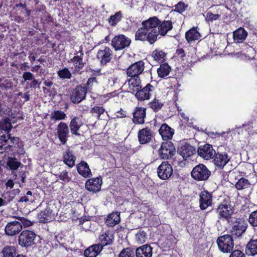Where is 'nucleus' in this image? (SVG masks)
Here are the masks:
<instances>
[{
  "label": "nucleus",
  "instance_id": "obj_41",
  "mask_svg": "<svg viewBox=\"0 0 257 257\" xmlns=\"http://www.w3.org/2000/svg\"><path fill=\"white\" fill-rule=\"evenodd\" d=\"M3 257H14L16 255V248L14 246L6 245L2 251Z\"/></svg>",
  "mask_w": 257,
  "mask_h": 257
},
{
  "label": "nucleus",
  "instance_id": "obj_32",
  "mask_svg": "<svg viewBox=\"0 0 257 257\" xmlns=\"http://www.w3.org/2000/svg\"><path fill=\"white\" fill-rule=\"evenodd\" d=\"M113 239L114 237L112 233L110 232H106L99 236V240L100 243L97 244L101 245L102 249L103 246L111 244Z\"/></svg>",
  "mask_w": 257,
  "mask_h": 257
},
{
  "label": "nucleus",
  "instance_id": "obj_54",
  "mask_svg": "<svg viewBox=\"0 0 257 257\" xmlns=\"http://www.w3.org/2000/svg\"><path fill=\"white\" fill-rule=\"evenodd\" d=\"M11 139L10 141L12 143H14V141H18V138H15L13 137L12 139L9 137L5 135H3L1 136H0V141L1 144H2L3 142H4L5 143H6L7 142H8L9 140Z\"/></svg>",
  "mask_w": 257,
  "mask_h": 257
},
{
  "label": "nucleus",
  "instance_id": "obj_29",
  "mask_svg": "<svg viewBox=\"0 0 257 257\" xmlns=\"http://www.w3.org/2000/svg\"><path fill=\"white\" fill-rule=\"evenodd\" d=\"M64 162L69 167H73L75 165L76 157L73 152L69 149L66 150L63 154Z\"/></svg>",
  "mask_w": 257,
  "mask_h": 257
},
{
  "label": "nucleus",
  "instance_id": "obj_40",
  "mask_svg": "<svg viewBox=\"0 0 257 257\" xmlns=\"http://www.w3.org/2000/svg\"><path fill=\"white\" fill-rule=\"evenodd\" d=\"M159 31V34L162 36H165L167 33L172 29V24L170 21H164L158 27Z\"/></svg>",
  "mask_w": 257,
  "mask_h": 257
},
{
  "label": "nucleus",
  "instance_id": "obj_37",
  "mask_svg": "<svg viewBox=\"0 0 257 257\" xmlns=\"http://www.w3.org/2000/svg\"><path fill=\"white\" fill-rule=\"evenodd\" d=\"M120 221L119 213L116 212L109 214L106 220V224L109 226H114Z\"/></svg>",
  "mask_w": 257,
  "mask_h": 257
},
{
  "label": "nucleus",
  "instance_id": "obj_20",
  "mask_svg": "<svg viewBox=\"0 0 257 257\" xmlns=\"http://www.w3.org/2000/svg\"><path fill=\"white\" fill-rule=\"evenodd\" d=\"M21 166H23V164L17 158L12 157L8 158L6 162V168L7 170L12 171L13 175L15 177V179L17 177V175L14 173V171L17 170Z\"/></svg>",
  "mask_w": 257,
  "mask_h": 257
},
{
  "label": "nucleus",
  "instance_id": "obj_26",
  "mask_svg": "<svg viewBox=\"0 0 257 257\" xmlns=\"http://www.w3.org/2000/svg\"><path fill=\"white\" fill-rule=\"evenodd\" d=\"M136 255L137 257H151L152 248L149 245H143L136 249Z\"/></svg>",
  "mask_w": 257,
  "mask_h": 257
},
{
  "label": "nucleus",
  "instance_id": "obj_62",
  "mask_svg": "<svg viewBox=\"0 0 257 257\" xmlns=\"http://www.w3.org/2000/svg\"><path fill=\"white\" fill-rule=\"evenodd\" d=\"M29 197H30L29 196L25 195L24 196H22L19 200V202H32L31 200V198H29Z\"/></svg>",
  "mask_w": 257,
  "mask_h": 257
},
{
  "label": "nucleus",
  "instance_id": "obj_42",
  "mask_svg": "<svg viewBox=\"0 0 257 257\" xmlns=\"http://www.w3.org/2000/svg\"><path fill=\"white\" fill-rule=\"evenodd\" d=\"M171 70L170 66L167 63L161 64L157 70V72L159 77L163 78L167 76Z\"/></svg>",
  "mask_w": 257,
  "mask_h": 257
},
{
  "label": "nucleus",
  "instance_id": "obj_4",
  "mask_svg": "<svg viewBox=\"0 0 257 257\" xmlns=\"http://www.w3.org/2000/svg\"><path fill=\"white\" fill-rule=\"evenodd\" d=\"M217 243L219 249L223 252H230L234 246L232 236L230 234H225L219 237Z\"/></svg>",
  "mask_w": 257,
  "mask_h": 257
},
{
  "label": "nucleus",
  "instance_id": "obj_7",
  "mask_svg": "<svg viewBox=\"0 0 257 257\" xmlns=\"http://www.w3.org/2000/svg\"><path fill=\"white\" fill-rule=\"evenodd\" d=\"M131 40L123 35L115 36L112 40L111 45L116 50H120L130 46Z\"/></svg>",
  "mask_w": 257,
  "mask_h": 257
},
{
  "label": "nucleus",
  "instance_id": "obj_11",
  "mask_svg": "<svg viewBox=\"0 0 257 257\" xmlns=\"http://www.w3.org/2000/svg\"><path fill=\"white\" fill-rule=\"evenodd\" d=\"M23 229L22 223L17 221L8 222L5 226V231L9 236H14L19 233Z\"/></svg>",
  "mask_w": 257,
  "mask_h": 257
},
{
  "label": "nucleus",
  "instance_id": "obj_50",
  "mask_svg": "<svg viewBox=\"0 0 257 257\" xmlns=\"http://www.w3.org/2000/svg\"><path fill=\"white\" fill-rule=\"evenodd\" d=\"M248 221L252 226L257 227V210L250 213Z\"/></svg>",
  "mask_w": 257,
  "mask_h": 257
},
{
  "label": "nucleus",
  "instance_id": "obj_39",
  "mask_svg": "<svg viewBox=\"0 0 257 257\" xmlns=\"http://www.w3.org/2000/svg\"><path fill=\"white\" fill-rule=\"evenodd\" d=\"M200 37V34L196 28H192L185 34V38L188 43L193 41L198 40Z\"/></svg>",
  "mask_w": 257,
  "mask_h": 257
},
{
  "label": "nucleus",
  "instance_id": "obj_12",
  "mask_svg": "<svg viewBox=\"0 0 257 257\" xmlns=\"http://www.w3.org/2000/svg\"><path fill=\"white\" fill-rule=\"evenodd\" d=\"M86 88L81 85L77 86L72 91L70 99L74 103H79L86 96Z\"/></svg>",
  "mask_w": 257,
  "mask_h": 257
},
{
  "label": "nucleus",
  "instance_id": "obj_3",
  "mask_svg": "<svg viewBox=\"0 0 257 257\" xmlns=\"http://www.w3.org/2000/svg\"><path fill=\"white\" fill-rule=\"evenodd\" d=\"M211 172L203 164H200L193 169L191 175L197 181H206L210 176Z\"/></svg>",
  "mask_w": 257,
  "mask_h": 257
},
{
  "label": "nucleus",
  "instance_id": "obj_52",
  "mask_svg": "<svg viewBox=\"0 0 257 257\" xmlns=\"http://www.w3.org/2000/svg\"><path fill=\"white\" fill-rule=\"evenodd\" d=\"M163 104L158 100L154 99L153 101L150 103L151 107L155 111H158L162 107Z\"/></svg>",
  "mask_w": 257,
  "mask_h": 257
},
{
  "label": "nucleus",
  "instance_id": "obj_43",
  "mask_svg": "<svg viewBox=\"0 0 257 257\" xmlns=\"http://www.w3.org/2000/svg\"><path fill=\"white\" fill-rule=\"evenodd\" d=\"M12 127L11 119L6 117L0 120V130H4L6 132H10Z\"/></svg>",
  "mask_w": 257,
  "mask_h": 257
},
{
  "label": "nucleus",
  "instance_id": "obj_53",
  "mask_svg": "<svg viewBox=\"0 0 257 257\" xmlns=\"http://www.w3.org/2000/svg\"><path fill=\"white\" fill-rule=\"evenodd\" d=\"M187 7L188 6L185 5L183 2H180L175 6V11L181 13L186 10Z\"/></svg>",
  "mask_w": 257,
  "mask_h": 257
},
{
  "label": "nucleus",
  "instance_id": "obj_61",
  "mask_svg": "<svg viewBox=\"0 0 257 257\" xmlns=\"http://www.w3.org/2000/svg\"><path fill=\"white\" fill-rule=\"evenodd\" d=\"M40 83L41 82H39L38 80H37L34 78L30 83V87L33 88H40Z\"/></svg>",
  "mask_w": 257,
  "mask_h": 257
},
{
  "label": "nucleus",
  "instance_id": "obj_36",
  "mask_svg": "<svg viewBox=\"0 0 257 257\" xmlns=\"http://www.w3.org/2000/svg\"><path fill=\"white\" fill-rule=\"evenodd\" d=\"M128 84L130 90L134 92L142 88L139 77H131L128 81Z\"/></svg>",
  "mask_w": 257,
  "mask_h": 257
},
{
  "label": "nucleus",
  "instance_id": "obj_13",
  "mask_svg": "<svg viewBox=\"0 0 257 257\" xmlns=\"http://www.w3.org/2000/svg\"><path fill=\"white\" fill-rule=\"evenodd\" d=\"M198 155L205 160H209L215 154V151L211 145L206 144L200 146L198 149Z\"/></svg>",
  "mask_w": 257,
  "mask_h": 257
},
{
  "label": "nucleus",
  "instance_id": "obj_46",
  "mask_svg": "<svg viewBox=\"0 0 257 257\" xmlns=\"http://www.w3.org/2000/svg\"><path fill=\"white\" fill-rule=\"evenodd\" d=\"M122 18V14L120 12H116L114 15L110 16L108 19V22L111 26H115Z\"/></svg>",
  "mask_w": 257,
  "mask_h": 257
},
{
  "label": "nucleus",
  "instance_id": "obj_64",
  "mask_svg": "<svg viewBox=\"0 0 257 257\" xmlns=\"http://www.w3.org/2000/svg\"><path fill=\"white\" fill-rule=\"evenodd\" d=\"M176 53L178 55H180L181 58L185 57V55L184 50L182 48L177 49L176 51Z\"/></svg>",
  "mask_w": 257,
  "mask_h": 257
},
{
  "label": "nucleus",
  "instance_id": "obj_9",
  "mask_svg": "<svg viewBox=\"0 0 257 257\" xmlns=\"http://www.w3.org/2000/svg\"><path fill=\"white\" fill-rule=\"evenodd\" d=\"M144 62L143 61L137 62L130 66L126 70V74L130 77H139L144 70Z\"/></svg>",
  "mask_w": 257,
  "mask_h": 257
},
{
  "label": "nucleus",
  "instance_id": "obj_28",
  "mask_svg": "<svg viewBox=\"0 0 257 257\" xmlns=\"http://www.w3.org/2000/svg\"><path fill=\"white\" fill-rule=\"evenodd\" d=\"M82 125V122L80 118L76 116L72 118L69 124L71 133L76 136H80L78 131Z\"/></svg>",
  "mask_w": 257,
  "mask_h": 257
},
{
  "label": "nucleus",
  "instance_id": "obj_19",
  "mask_svg": "<svg viewBox=\"0 0 257 257\" xmlns=\"http://www.w3.org/2000/svg\"><path fill=\"white\" fill-rule=\"evenodd\" d=\"M83 53H80V55L74 56L68 61V62L73 63L74 66L71 68L73 73H79L80 70L84 67V63L83 62Z\"/></svg>",
  "mask_w": 257,
  "mask_h": 257
},
{
  "label": "nucleus",
  "instance_id": "obj_27",
  "mask_svg": "<svg viewBox=\"0 0 257 257\" xmlns=\"http://www.w3.org/2000/svg\"><path fill=\"white\" fill-rule=\"evenodd\" d=\"M150 33L142 26L137 31L135 35L136 40L141 41H148L151 44H153L156 41H151L150 39Z\"/></svg>",
  "mask_w": 257,
  "mask_h": 257
},
{
  "label": "nucleus",
  "instance_id": "obj_21",
  "mask_svg": "<svg viewBox=\"0 0 257 257\" xmlns=\"http://www.w3.org/2000/svg\"><path fill=\"white\" fill-rule=\"evenodd\" d=\"M146 109L144 107H136L133 112V122L136 124H143L144 123V118L146 117Z\"/></svg>",
  "mask_w": 257,
  "mask_h": 257
},
{
  "label": "nucleus",
  "instance_id": "obj_8",
  "mask_svg": "<svg viewBox=\"0 0 257 257\" xmlns=\"http://www.w3.org/2000/svg\"><path fill=\"white\" fill-rule=\"evenodd\" d=\"M173 172L172 167L168 161L163 162L157 169L158 177L163 180L169 179L172 176Z\"/></svg>",
  "mask_w": 257,
  "mask_h": 257
},
{
  "label": "nucleus",
  "instance_id": "obj_34",
  "mask_svg": "<svg viewBox=\"0 0 257 257\" xmlns=\"http://www.w3.org/2000/svg\"><path fill=\"white\" fill-rule=\"evenodd\" d=\"M101 250L102 245L96 244L85 249L84 254L86 257H96Z\"/></svg>",
  "mask_w": 257,
  "mask_h": 257
},
{
  "label": "nucleus",
  "instance_id": "obj_60",
  "mask_svg": "<svg viewBox=\"0 0 257 257\" xmlns=\"http://www.w3.org/2000/svg\"><path fill=\"white\" fill-rule=\"evenodd\" d=\"M5 199L7 201V202H11L15 198V194L13 192H7L6 196L4 197Z\"/></svg>",
  "mask_w": 257,
  "mask_h": 257
},
{
  "label": "nucleus",
  "instance_id": "obj_23",
  "mask_svg": "<svg viewBox=\"0 0 257 257\" xmlns=\"http://www.w3.org/2000/svg\"><path fill=\"white\" fill-rule=\"evenodd\" d=\"M214 156V164L220 168H222L230 160V158L226 153H215Z\"/></svg>",
  "mask_w": 257,
  "mask_h": 257
},
{
  "label": "nucleus",
  "instance_id": "obj_38",
  "mask_svg": "<svg viewBox=\"0 0 257 257\" xmlns=\"http://www.w3.org/2000/svg\"><path fill=\"white\" fill-rule=\"evenodd\" d=\"M90 113L92 116L97 119H103V116L107 114L105 109L101 106L95 105L90 110Z\"/></svg>",
  "mask_w": 257,
  "mask_h": 257
},
{
  "label": "nucleus",
  "instance_id": "obj_10",
  "mask_svg": "<svg viewBox=\"0 0 257 257\" xmlns=\"http://www.w3.org/2000/svg\"><path fill=\"white\" fill-rule=\"evenodd\" d=\"M233 220L234 222H232L233 225L231 229V234L236 237H239L245 231L247 224L241 219L234 218Z\"/></svg>",
  "mask_w": 257,
  "mask_h": 257
},
{
  "label": "nucleus",
  "instance_id": "obj_15",
  "mask_svg": "<svg viewBox=\"0 0 257 257\" xmlns=\"http://www.w3.org/2000/svg\"><path fill=\"white\" fill-rule=\"evenodd\" d=\"M102 183V179L100 177L89 179L85 183V188L89 191L97 192L100 190Z\"/></svg>",
  "mask_w": 257,
  "mask_h": 257
},
{
  "label": "nucleus",
  "instance_id": "obj_5",
  "mask_svg": "<svg viewBox=\"0 0 257 257\" xmlns=\"http://www.w3.org/2000/svg\"><path fill=\"white\" fill-rule=\"evenodd\" d=\"M36 234L34 232L29 230H23L18 238L19 244L22 247H28L34 244Z\"/></svg>",
  "mask_w": 257,
  "mask_h": 257
},
{
  "label": "nucleus",
  "instance_id": "obj_58",
  "mask_svg": "<svg viewBox=\"0 0 257 257\" xmlns=\"http://www.w3.org/2000/svg\"><path fill=\"white\" fill-rule=\"evenodd\" d=\"M220 15L218 14H213L211 13H207L206 16V20L208 21H212L219 19Z\"/></svg>",
  "mask_w": 257,
  "mask_h": 257
},
{
  "label": "nucleus",
  "instance_id": "obj_47",
  "mask_svg": "<svg viewBox=\"0 0 257 257\" xmlns=\"http://www.w3.org/2000/svg\"><path fill=\"white\" fill-rule=\"evenodd\" d=\"M166 54L162 51L155 50L153 52L152 56L158 62H163L165 60Z\"/></svg>",
  "mask_w": 257,
  "mask_h": 257
},
{
  "label": "nucleus",
  "instance_id": "obj_44",
  "mask_svg": "<svg viewBox=\"0 0 257 257\" xmlns=\"http://www.w3.org/2000/svg\"><path fill=\"white\" fill-rule=\"evenodd\" d=\"M66 114L61 110H54L50 114V119L52 120L57 121L63 120L65 118Z\"/></svg>",
  "mask_w": 257,
  "mask_h": 257
},
{
  "label": "nucleus",
  "instance_id": "obj_57",
  "mask_svg": "<svg viewBox=\"0 0 257 257\" xmlns=\"http://www.w3.org/2000/svg\"><path fill=\"white\" fill-rule=\"evenodd\" d=\"M22 77L24 81H32L35 78L34 74L28 71L25 72L23 73Z\"/></svg>",
  "mask_w": 257,
  "mask_h": 257
},
{
  "label": "nucleus",
  "instance_id": "obj_35",
  "mask_svg": "<svg viewBox=\"0 0 257 257\" xmlns=\"http://www.w3.org/2000/svg\"><path fill=\"white\" fill-rule=\"evenodd\" d=\"M247 35V32L242 28H240L233 32V39L236 43H242Z\"/></svg>",
  "mask_w": 257,
  "mask_h": 257
},
{
  "label": "nucleus",
  "instance_id": "obj_25",
  "mask_svg": "<svg viewBox=\"0 0 257 257\" xmlns=\"http://www.w3.org/2000/svg\"><path fill=\"white\" fill-rule=\"evenodd\" d=\"M78 173L84 178H88L91 175V172L88 164L82 161L76 166Z\"/></svg>",
  "mask_w": 257,
  "mask_h": 257
},
{
  "label": "nucleus",
  "instance_id": "obj_55",
  "mask_svg": "<svg viewBox=\"0 0 257 257\" xmlns=\"http://www.w3.org/2000/svg\"><path fill=\"white\" fill-rule=\"evenodd\" d=\"M59 178L64 182H68L70 180L68 175V172L66 170L62 171L60 174Z\"/></svg>",
  "mask_w": 257,
  "mask_h": 257
},
{
  "label": "nucleus",
  "instance_id": "obj_1",
  "mask_svg": "<svg viewBox=\"0 0 257 257\" xmlns=\"http://www.w3.org/2000/svg\"><path fill=\"white\" fill-rule=\"evenodd\" d=\"M161 22L156 17H152L148 20L143 21L142 23L146 30L150 33V39L151 41H156L159 33L158 27Z\"/></svg>",
  "mask_w": 257,
  "mask_h": 257
},
{
  "label": "nucleus",
  "instance_id": "obj_2",
  "mask_svg": "<svg viewBox=\"0 0 257 257\" xmlns=\"http://www.w3.org/2000/svg\"><path fill=\"white\" fill-rule=\"evenodd\" d=\"M216 211L218 214V218L225 219L228 223L234 222V217H232L233 209L226 200H224L220 203Z\"/></svg>",
  "mask_w": 257,
  "mask_h": 257
},
{
  "label": "nucleus",
  "instance_id": "obj_18",
  "mask_svg": "<svg viewBox=\"0 0 257 257\" xmlns=\"http://www.w3.org/2000/svg\"><path fill=\"white\" fill-rule=\"evenodd\" d=\"M111 51L107 47L102 50H100L97 54V58L100 60L102 65H105L109 62L111 59Z\"/></svg>",
  "mask_w": 257,
  "mask_h": 257
},
{
  "label": "nucleus",
  "instance_id": "obj_59",
  "mask_svg": "<svg viewBox=\"0 0 257 257\" xmlns=\"http://www.w3.org/2000/svg\"><path fill=\"white\" fill-rule=\"evenodd\" d=\"M230 257H245L244 254L240 250L236 249L233 251Z\"/></svg>",
  "mask_w": 257,
  "mask_h": 257
},
{
  "label": "nucleus",
  "instance_id": "obj_51",
  "mask_svg": "<svg viewBox=\"0 0 257 257\" xmlns=\"http://www.w3.org/2000/svg\"><path fill=\"white\" fill-rule=\"evenodd\" d=\"M98 82L96 77H92L88 79L85 88L87 90H91L92 87L96 86Z\"/></svg>",
  "mask_w": 257,
  "mask_h": 257
},
{
  "label": "nucleus",
  "instance_id": "obj_22",
  "mask_svg": "<svg viewBox=\"0 0 257 257\" xmlns=\"http://www.w3.org/2000/svg\"><path fill=\"white\" fill-rule=\"evenodd\" d=\"M200 207L202 210L206 209L212 204V196L206 191H202L199 195Z\"/></svg>",
  "mask_w": 257,
  "mask_h": 257
},
{
  "label": "nucleus",
  "instance_id": "obj_30",
  "mask_svg": "<svg viewBox=\"0 0 257 257\" xmlns=\"http://www.w3.org/2000/svg\"><path fill=\"white\" fill-rule=\"evenodd\" d=\"M138 138L141 144H144L150 142L152 138V133L150 130L144 128L140 130L138 133Z\"/></svg>",
  "mask_w": 257,
  "mask_h": 257
},
{
  "label": "nucleus",
  "instance_id": "obj_49",
  "mask_svg": "<svg viewBox=\"0 0 257 257\" xmlns=\"http://www.w3.org/2000/svg\"><path fill=\"white\" fill-rule=\"evenodd\" d=\"M58 75L60 78L63 79H68L70 78L71 77V74L68 69L67 68H64L62 70H60L58 72Z\"/></svg>",
  "mask_w": 257,
  "mask_h": 257
},
{
  "label": "nucleus",
  "instance_id": "obj_16",
  "mask_svg": "<svg viewBox=\"0 0 257 257\" xmlns=\"http://www.w3.org/2000/svg\"><path fill=\"white\" fill-rule=\"evenodd\" d=\"M57 135L60 142L64 144L67 142V138L69 136V128L67 124L63 122H60L57 126Z\"/></svg>",
  "mask_w": 257,
  "mask_h": 257
},
{
  "label": "nucleus",
  "instance_id": "obj_6",
  "mask_svg": "<svg viewBox=\"0 0 257 257\" xmlns=\"http://www.w3.org/2000/svg\"><path fill=\"white\" fill-rule=\"evenodd\" d=\"M175 152V148L171 142L163 143L159 150V154L162 159H169L172 157Z\"/></svg>",
  "mask_w": 257,
  "mask_h": 257
},
{
  "label": "nucleus",
  "instance_id": "obj_31",
  "mask_svg": "<svg viewBox=\"0 0 257 257\" xmlns=\"http://www.w3.org/2000/svg\"><path fill=\"white\" fill-rule=\"evenodd\" d=\"M159 133L163 139L167 140L172 138L174 134V130L167 124L164 123L159 129Z\"/></svg>",
  "mask_w": 257,
  "mask_h": 257
},
{
  "label": "nucleus",
  "instance_id": "obj_33",
  "mask_svg": "<svg viewBox=\"0 0 257 257\" xmlns=\"http://www.w3.org/2000/svg\"><path fill=\"white\" fill-rule=\"evenodd\" d=\"M245 251L248 255L257 254V236H253L249 241L246 245Z\"/></svg>",
  "mask_w": 257,
  "mask_h": 257
},
{
  "label": "nucleus",
  "instance_id": "obj_45",
  "mask_svg": "<svg viewBox=\"0 0 257 257\" xmlns=\"http://www.w3.org/2000/svg\"><path fill=\"white\" fill-rule=\"evenodd\" d=\"M250 186V184L248 180L243 178H241L239 179L235 184V187L238 190L246 189L249 188Z\"/></svg>",
  "mask_w": 257,
  "mask_h": 257
},
{
  "label": "nucleus",
  "instance_id": "obj_63",
  "mask_svg": "<svg viewBox=\"0 0 257 257\" xmlns=\"http://www.w3.org/2000/svg\"><path fill=\"white\" fill-rule=\"evenodd\" d=\"M14 182L13 180L10 179L9 180L7 183H6V186L7 187H10V188H13L14 186Z\"/></svg>",
  "mask_w": 257,
  "mask_h": 257
},
{
  "label": "nucleus",
  "instance_id": "obj_24",
  "mask_svg": "<svg viewBox=\"0 0 257 257\" xmlns=\"http://www.w3.org/2000/svg\"><path fill=\"white\" fill-rule=\"evenodd\" d=\"M54 214L49 206L38 214V218L41 222L46 223L50 222L54 219Z\"/></svg>",
  "mask_w": 257,
  "mask_h": 257
},
{
  "label": "nucleus",
  "instance_id": "obj_48",
  "mask_svg": "<svg viewBox=\"0 0 257 257\" xmlns=\"http://www.w3.org/2000/svg\"><path fill=\"white\" fill-rule=\"evenodd\" d=\"M134 250L130 247H127L120 251L118 257H134Z\"/></svg>",
  "mask_w": 257,
  "mask_h": 257
},
{
  "label": "nucleus",
  "instance_id": "obj_14",
  "mask_svg": "<svg viewBox=\"0 0 257 257\" xmlns=\"http://www.w3.org/2000/svg\"><path fill=\"white\" fill-rule=\"evenodd\" d=\"M195 152L196 150L195 148L187 143L182 145L177 150V153L184 160H187L188 158L195 154Z\"/></svg>",
  "mask_w": 257,
  "mask_h": 257
},
{
  "label": "nucleus",
  "instance_id": "obj_56",
  "mask_svg": "<svg viewBox=\"0 0 257 257\" xmlns=\"http://www.w3.org/2000/svg\"><path fill=\"white\" fill-rule=\"evenodd\" d=\"M136 238L138 241L143 243L145 241L146 233L144 231H140L136 234Z\"/></svg>",
  "mask_w": 257,
  "mask_h": 257
},
{
  "label": "nucleus",
  "instance_id": "obj_17",
  "mask_svg": "<svg viewBox=\"0 0 257 257\" xmlns=\"http://www.w3.org/2000/svg\"><path fill=\"white\" fill-rule=\"evenodd\" d=\"M154 86L150 84H148L143 88H141L136 91L135 96L139 100L149 99L151 92L153 90Z\"/></svg>",
  "mask_w": 257,
  "mask_h": 257
}]
</instances>
